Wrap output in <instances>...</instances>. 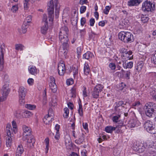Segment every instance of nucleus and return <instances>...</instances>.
Listing matches in <instances>:
<instances>
[{
    "label": "nucleus",
    "mask_w": 156,
    "mask_h": 156,
    "mask_svg": "<svg viewBox=\"0 0 156 156\" xmlns=\"http://www.w3.org/2000/svg\"><path fill=\"white\" fill-rule=\"evenodd\" d=\"M68 29L65 26L62 27L59 34V38L60 41L62 43L58 51L59 55L66 58L68 52L69 47V39L68 37Z\"/></svg>",
    "instance_id": "nucleus-1"
},
{
    "label": "nucleus",
    "mask_w": 156,
    "mask_h": 156,
    "mask_svg": "<svg viewBox=\"0 0 156 156\" xmlns=\"http://www.w3.org/2000/svg\"><path fill=\"white\" fill-rule=\"evenodd\" d=\"M9 76L7 75L4 76L3 85L1 89V92L2 95L6 100L9 94L10 90L9 87Z\"/></svg>",
    "instance_id": "nucleus-2"
},
{
    "label": "nucleus",
    "mask_w": 156,
    "mask_h": 156,
    "mask_svg": "<svg viewBox=\"0 0 156 156\" xmlns=\"http://www.w3.org/2000/svg\"><path fill=\"white\" fill-rule=\"evenodd\" d=\"M119 39L125 43H131L134 41L133 35L130 32L121 31L119 34Z\"/></svg>",
    "instance_id": "nucleus-3"
},
{
    "label": "nucleus",
    "mask_w": 156,
    "mask_h": 156,
    "mask_svg": "<svg viewBox=\"0 0 156 156\" xmlns=\"http://www.w3.org/2000/svg\"><path fill=\"white\" fill-rule=\"evenodd\" d=\"M146 115L149 117H152L156 109V106L155 103L152 102H149L145 104L144 107Z\"/></svg>",
    "instance_id": "nucleus-4"
},
{
    "label": "nucleus",
    "mask_w": 156,
    "mask_h": 156,
    "mask_svg": "<svg viewBox=\"0 0 156 156\" xmlns=\"http://www.w3.org/2000/svg\"><path fill=\"white\" fill-rule=\"evenodd\" d=\"M11 128V126L10 123H8L7 124L6 130L7 131V136L6 139V143L7 147H10L12 144V138L13 134L11 133L10 131V129Z\"/></svg>",
    "instance_id": "nucleus-5"
},
{
    "label": "nucleus",
    "mask_w": 156,
    "mask_h": 156,
    "mask_svg": "<svg viewBox=\"0 0 156 156\" xmlns=\"http://www.w3.org/2000/svg\"><path fill=\"white\" fill-rule=\"evenodd\" d=\"M144 127L148 133L152 134L156 133V126L152 122L149 120L146 121L144 124Z\"/></svg>",
    "instance_id": "nucleus-6"
},
{
    "label": "nucleus",
    "mask_w": 156,
    "mask_h": 156,
    "mask_svg": "<svg viewBox=\"0 0 156 156\" xmlns=\"http://www.w3.org/2000/svg\"><path fill=\"white\" fill-rule=\"evenodd\" d=\"M155 9V5L149 1H146L142 4V9L144 11H153Z\"/></svg>",
    "instance_id": "nucleus-7"
},
{
    "label": "nucleus",
    "mask_w": 156,
    "mask_h": 156,
    "mask_svg": "<svg viewBox=\"0 0 156 156\" xmlns=\"http://www.w3.org/2000/svg\"><path fill=\"white\" fill-rule=\"evenodd\" d=\"M104 88L103 85L101 84L97 85L94 88L91 92L92 97L94 98H98L99 96V93L101 92Z\"/></svg>",
    "instance_id": "nucleus-8"
},
{
    "label": "nucleus",
    "mask_w": 156,
    "mask_h": 156,
    "mask_svg": "<svg viewBox=\"0 0 156 156\" xmlns=\"http://www.w3.org/2000/svg\"><path fill=\"white\" fill-rule=\"evenodd\" d=\"M48 14L49 21L52 22L54 18V5L53 0H51L48 4Z\"/></svg>",
    "instance_id": "nucleus-9"
},
{
    "label": "nucleus",
    "mask_w": 156,
    "mask_h": 156,
    "mask_svg": "<svg viewBox=\"0 0 156 156\" xmlns=\"http://www.w3.org/2000/svg\"><path fill=\"white\" fill-rule=\"evenodd\" d=\"M42 22V26L41 27V32L43 34L47 33L48 29V23L47 21V16L46 15L44 14Z\"/></svg>",
    "instance_id": "nucleus-10"
},
{
    "label": "nucleus",
    "mask_w": 156,
    "mask_h": 156,
    "mask_svg": "<svg viewBox=\"0 0 156 156\" xmlns=\"http://www.w3.org/2000/svg\"><path fill=\"white\" fill-rule=\"evenodd\" d=\"M23 140H26L27 137L31 136V130L30 127L23 125Z\"/></svg>",
    "instance_id": "nucleus-11"
},
{
    "label": "nucleus",
    "mask_w": 156,
    "mask_h": 156,
    "mask_svg": "<svg viewBox=\"0 0 156 156\" xmlns=\"http://www.w3.org/2000/svg\"><path fill=\"white\" fill-rule=\"evenodd\" d=\"M5 50V44H0V70H2L3 67V53Z\"/></svg>",
    "instance_id": "nucleus-12"
},
{
    "label": "nucleus",
    "mask_w": 156,
    "mask_h": 156,
    "mask_svg": "<svg viewBox=\"0 0 156 156\" xmlns=\"http://www.w3.org/2000/svg\"><path fill=\"white\" fill-rule=\"evenodd\" d=\"M49 86L53 92L55 93L56 92L57 87L55 83V80L54 78L52 76L50 77Z\"/></svg>",
    "instance_id": "nucleus-13"
},
{
    "label": "nucleus",
    "mask_w": 156,
    "mask_h": 156,
    "mask_svg": "<svg viewBox=\"0 0 156 156\" xmlns=\"http://www.w3.org/2000/svg\"><path fill=\"white\" fill-rule=\"evenodd\" d=\"M27 145L29 148H33L35 143V140L33 136H30L27 137Z\"/></svg>",
    "instance_id": "nucleus-14"
},
{
    "label": "nucleus",
    "mask_w": 156,
    "mask_h": 156,
    "mask_svg": "<svg viewBox=\"0 0 156 156\" xmlns=\"http://www.w3.org/2000/svg\"><path fill=\"white\" fill-rule=\"evenodd\" d=\"M58 71L59 74L60 76H63L66 71L65 66L63 62H60L58 65Z\"/></svg>",
    "instance_id": "nucleus-15"
},
{
    "label": "nucleus",
    "mask_w": 156,
    "mask_h": 156,
    "mask_svg": "<svg viewBox=\"0 0 156 156\" xmlns=\"http://www.w3.org/2000/svg\"><path fill=\"white\" fill-rule=\"evenodd\" d=\"M65 144L66 148L68 149H71L73 147V144L71 138L69 137L66 138L65 140Z\"/></svg>",
    "instance_id": "nucleus-16"
},
{
    "label": "nucleus",
    "mask_w": 156,
    "mask_h": 156,
    "mask_svg": "<svg viewBox=\"0 0 156 156\" xmlns=\"http://www.w3.org/2000/svg\"><path fill=\"white\" fill-rule=\"evenodd\" d=\"M132 54V51H129L126 53H124V55L122 56L124 57L123 59L126 61H127L128 60L132 59L133 58Z\"/></svg>",
    "instance_id": "nucleus-17"
},
{
    "label": "nucleus",
    "mask_w": 156,
    "mask_h": 156,
    "mask_svg": "<svg viewBox=\"0 0 156 156\" xmlns=\"http://www.w3.org/2000/svg\"><path fill=\"white\" fill-rule=\"evenodd\" d=\"M27 92V89L24 87H20L18 90L19 96L25 97Z\"/></svg>",
    "instance_id": "nucleus-18"
},
{
    "label": "nucleus",
    "mask_w": 156,
    "mask_h": 156,
    "mask_svg": "<svg viewBox=\"0 0 156 156\" xmlns=\"http://www.w3.org/2000/svg\"><path fill=\"white\" fill-rule=\"evenodd\" d=\"M28 70L29 73L32 75H35L39 72V70L34 66L29 67Z\"/></svg>",
    "instance_id": "nucleus-19"
},
{
    "label": "nucleus",
    "mask_w": 156,
    "mask_h": 156,
    "mask_svg": "<svg viewBox=\"0 0 156 156\" xmlns=\"http://www.w3.org/2000/svg\"><path fill=\"white\" fill-rule=\"evenodd\" d=\"M23 151L24 149L23 146L21 145H19L17 148L16 154V156H21Z\"/></svg>",
    "instance_id": "nucleus-20"
},
{
    "label": "nucleus",
    "mask_w": 156,
    "mask_h": 156,
    "mask_svg": "<svg viewBox=\"0 0 156 156\" xmlns=\"http://www.w3.org/2000/svg\"><path fill=\"white\" fill-rule=\"evenodd\" d=\"M94 57V55L90 51H88L83 55V59L89 60Z\"/></svg>",
    "instance_id": "nucleus-21"
},
{
    "label": "nucleus",
    "mask_w": 156,
    "mask_h": 156,
    "mask_svg": "<svg viewBox=\"0 0 156 156\" xmlns=\"http://www.w3.org/2000/svg\"><path fill=\"white\" fill-rule=\"evenodd\" d=\"M143 66V63L142 62H139L137 63L135 66V73L136 74L137 72L140 71Z\"/></svg>",
    "instance_id": "nucleus-22"
},
{
    "label": "nucleus",
    "mask_w": 156,
    "mask_h": 156,
    "mask_svg": "<svg viewBox=\"0 0 156 156\" xmlns=\"http://www.w3.org/2000/svg\"><path fill=\"white\" fill-rule=\"evenodd\" d=\"M79 136L78 139L76 140L75 141V142L78 144H83L84 140V135L83 133L80 134Z\"/></svg>",
    "instance_id": "nucleus-23"
},
{
    "label": "nucleus",
    "mask_w": 156,
    "mask_h": 156,
    "mask_svg": "<svg viewBox=\"0 0 156 156\" xmlns=\"http://www.w3.org/2000/svg\"><path fill=\"white\" fill-rule=\"evenodd\" d=\"M147 154V156H156V148L149 149Z\"/></svg>",
    "instance_id": "nucleus-24"
},
{
    "label": "nucleus",
    "mask_w": 156,
    "mask_h": 156,
    "mask_svg": "<svg viewBox=\"0 0 156 156\" xmlns=\"http://www.w3.org/2000/svg\"><path fill=\"white\" fill-rule=\"evenodd\" d=\"M52 119H53V118L46 115L45 116L44 118L43 119V120L45 124H49L51 122Z\"/></svg>",
    "instance_id": "nucleus-25"
},
{
    "label": "nucleus",
    "mask_w": 156,
    "mask_h": 156,
    "mask_svg": "<svg viewBox=\"0 0 156 156\" xmlns=\"http://www.w3.org/2000/svg\"><path fill=\"white\" fill-rule=\"evenodd\" d=\"M83 70L84 74L86 75L87 76L89 74L90 70L89 66L87 63H85L84 64Z\"/></svg>",
    "instance_id": "nucleus-26"
},
{
    "label": "nucleus",
    "mask_w": 156,
    "mask_h": 156,
    "mask_svg": "<svg viewBox=\"0 0 156 156\" xmlns=\"http://www.w3.org/2000/svg\"><path fill=\"white\" fill-rule=\"evenodd\" d=\"M136 125V122L135 120L131 119L128 123L127 126L130 128L134 127Z\"/></svg>",
    "instance_id": "nucleus-27"
},
{
    "label": "nucleus",
    "mask_w": 156,
    "mask_h": 156,
    "mask_svg": "<svg viewBox=\"0 0 156 156\" xmlns=\"http://www.w3.org/2000/svg\"><path fill=\"white\" fill-rule=\"evenodd\" d=\"M12 128L10 129V131L11 130L12 131L15 133H16L17 132V126L16 125V123L15 121H13L12 122Z\"/></svg>",
    "instance_id": "nucleus-28"
},
{
    "label": "nucleus",
    "mask_w": 156,
    "mask_h": 156,
    "mask_svg": "<svg viewBox=\"0 0 156 156\" xmlns=\"http://www.w3.org/2000/svg\"><path fill=\"white\" fill-rule=\"evenodd\" d=\"M28 27V25L25 23H24L22 25L21 27V31H19V32L21 33H23L24 34L27 31V29Z\"/></svg>",
    "instance_id": "nucleus-29"
},
{
    "label": "nucleus",
    "mask_w": 156,
    "mask_h": 156,
    "mask_svg": "<svg viewBox=\"0 0 156 156\" xmlns=\"http://www.w3.org/2000/svg\"><path fill=\"white\" fill-rule=\"evenodd\" d=\"M116 128L111 126H107L105 128V131L108 133H112L115 129Z\"/></svg>",
    "instance_id": "nucleus-30"
},
{
    "label": "nucleus",
    "mask_w": 156,
    "mask_h": 156,
    "mask_svg": "<svg viewBox=\"0 0 156 156\" xmlns=\"http://www.w3.org/2000/svg\"><path fill=\"white\" fill-rule=\"evenodd\" d=\"M59 5L58 4H55V15L56 18L58 17L59 14Z\"/></svg>",
    "instance_id": "nucleus-31"
},
{
    "label": "nucleus",
    "mask_w": 156,
    "mask_h": 156,
    "mask_svg": "<svg viewBox=\"0 0 156 156\" xmlns=\"http://www.w3.org/2000/svg\"><path fill=\"white\" fill-rule=\"evenodd\" d=\"M133 63L132 62H129L127 63V65L125 63H123V66L124 68L131 69L133 67Z\"/></svg>",
    "instance_id": "nucleus-32"
},
{
    "label": "nucleus",
    "mask_w": 156,
    "mask_h": 156,
    "mask_svg": "<svg viewBox=\"0 0 156 156\" xmlns=\"http://www.w3.org/2000/svg\"><path fill=\"white\" fill-rule=\"evenodd\" d=\"M79 108L78 110V113L81 116H83V115L82 106L81 103H79Z\"/></svg>",
    "instance_id": "nucleus-33"
},
{
    "label": "nucleus",
    "mask_w": 156,
    "mask_h": 156,
    "mask_svg": "<svg viewBox=\"0 0 156 156\" xmlns=\"http://www.w3.org/2000/svg\"><path fill=\"white\" fill-rule=\"evenodd\" d=\"M123 123L122 122L120 123V124L117 125L115 127H114L115 128H116L115 130V131L116 133H119L120 132L121 127L123 125Z\"/></svg>",
    "instance_id": "nucleus-34"
},
{
    "label": "nucleus",
    "mask_w": 156,
    "mask_h": 156,
    "mask_svg": "<svg viewBox=\"0 0 156 156\" xmlns=\"http://www.w3.org/2000/svg\"><path fill=\"white\" fill-rule=\"evenodd\" d=\"M141 21L144 23L147 22L149 20L148 17L146 15H144L142 14L140 16Z\"/></svg>",
    "instance_id": "nucleus-35"
},
{
    "label": "nucleus",
    "mask_w": 156,
    "mask_h": 156,
    "mask_svg": "<svg viewBox=\"0 0 156 156\" xmlns=\"http://www.w3.org/2000/svg\"><path fill=\"white\" fill-rule=\"evenodd\" d=\"M64 113L63 114V116L64 118H67L68 117L69 113V109L66 107L64 108Z\"/></svg>",
    "instance_id": "nucleus-36"
},
{
    "label": "nucleus",
    "mask_w": 156,
    "mask_h": 156,
    "mask_svg": "<svg viewBox=\"0 0 156 156\" xmlns=\"http://www.w3.org/2000/svg\"><path fill=\"white\" fill-rule=\"evenodd\" d=\"M23 112L20 110L16 111L14 113L15 116L17 118H21L22 117Z\"/></svg>",
    "instance_id": "nucleus-37"
},
{
    "label": "nucleus",
    "mask_w": 156,
    "mask_h": 156,
    "mask_svg": "<svg viewBox=\"0 0 156 156\" xmlns=\"http://www.w3.org/2000/svg\"><path fill=\"white\" fill-rule=\"evenodd\" d=\"M120 118V115L118 114L114 116L112 118V120L114 122L117 123L119 122V119Z\"/></svg>",
    "instance_id": "nucleus-38"
},
{
    "label": "nucleus",
    "mask_w": 156,
    "mask_h": 156,
    "mask_svg": "<svg viewBox=\"0 0 156 156\" xmlns=\"http://www.w3.org/2000/svg\"><path fill=\"white\" fill-rule=\"evenodd\" d=\"M80 134L79 131H75V130H72V135L74 139L77 138V136H79Z\"/></svg>",
    "instance_id": "nucleus-39"
},
{
    "label": "nucleus",
    "mask_w": 156,
    "mask_h": 156,
    "mask_svg": "<svg viewBox=\"0 0 156 156\" xmlns=\"http://www.w3.org/2000/svg\"><path fill=\"white\" fill-rule=\"evenodd\" d=\"M18 10V5H13L11 9V11L13 13H16Z\"/></svg>",
    "instance_id": "nucleus-40"
},
{
    "label": "nucleus",
    "mask_w": 156,
    "mask_h": 156,
    "mask_svg": "<svg viewBox=\"0 0 156 156\" xmlns=\"http://www.w3.org/2000/svg\"><path fill=\"white\" fill-rule=\"evenodd\" d=\"M150 95L153 100L156 101V91L152 90L150 92Z\"/></svg>",
    "instance_id": "nucleus-41"
},
{
    "label": "nucleus",
    "mask_w": 156,
    "mask_h": 156,
    "mask_svg": "<svg viewBox=\"0 0 156 156\" xmlns=\"http://www.w3.org/2000/svg\"><path fill=\"white\" fill-rule=\"evenodd\" d=\"M108 67L109 68L112 70L114 71L115 69L116 66L115 64L113 62H111L109 64Z\"/></svg>",
    "instance_id": "nucleus-42"
},
{
    "label": "nucleus",
    "mask_w": 156,
    "mask_h": 156,
    "mask_svg": "<svg viewBox=\"0 0 156 156\" xmlns=\"http://www.w3.org/2000/svg\"><path fill=\"white\" fill-rule=\"evenodd\" d=\"M24 115L25 117L28 118L31 116L32 114L31 112L28 111H26L24 112Z\"/></svg>",
    "instance_id": "nucleus-43"
},
{
    "label": "nucleus",
    "mask_w": 156,
    "mask_h": 156,
    "mask_svg": "<svg viewBox=\"0 0 156 156\" xmlns=\"http://www.w3.org/2000/svg\"><path fill=\"white\" fill-rule=\"evenodd\" d=\"M25 107L29 109L33 110L35 108L36 106L34 105H32L30 104H26L25 105Z\"/></svg>",
    "instance_id": "nucleus-44"
},
{
    "label": "nucleus",
    "mask_w": 156,
    "mask_h": 156,
    "mask_svg": "<svg viewBox=\"0 0 156 156\" xmlns=\"http://www.w3.org/2000/svg\"><path fill=\"white\" fill-rule=\"evenodd\" d=\"M111 8V6H107L105 7V8L103 11V13L106 14L107 15L108 14V12L110 10Z\"/></svg>",
    "instance_id": "nucleus-45"
},
{
    "label": "nucleus",
    "mask_w": 156,
    "mask_h": 156,
    "mask_svg": "<svg viewBox=\"0 0 156 156\" xmlns=\"http://www.w3.org/2000/svg\"><path fill=\"white\" fill-rule=\"evenodd\" d=\"M23 47L24 46L20 44H16L15 45V49L17 50H22Z\"/></svg>",
    "instance_id": "nucleus-46"
},
{
    "label": "nucleus",
    "mask_w": 156,
    "mask_h": 156,
    "mask_svg": "<svg viewBox=\"0 0 156 156\" xmlns=\"http://www.w3.org/2000/svg\"><path fill=\"white\" fill-rule=\"evenodd\" d=\"M140 147V146L138 147V148H136V149H134V150L135 151H138L139 152H142L144 151L145 150V148L144 147L143 145H142L141 148Z\"/></svg>",
    "instance_id": "nucleus-47"
},
{
    "label": "nucleus",
    "mask_w": 156,
    "mask_h": 156,
    "mask_svg": "<svg viewBox=\"0 0 156 156\" xmlns=\"http://www.w3.org/2000/svg\"><path fill=\"white\" fill-rule=\"evenodd\" d=\"M151 62L156 67V53L154 54L152 58Z\"/></svg>",
    "instance_id": "nucleus-48"
},
{
    "label": "nucleus",
    "mask_w": 156,
    "mask_h": 156,
    "mask_svg": "<svg viewBox=\"0 0 156 156\" xmlns=\"http://www.w3.org/2000/svg\"><path fill=\"white\" fill-rule=\"evenodd\" d=\"M147 146L149 148V149H151L153 148H156L153 145V143L152 141L149 142L147 143Z\"/></svg>",
    "instance_id": "nucleus-49"
},
{
    "label": "nucleus",
    "mask_w": 156,
    "mask_h": 156,
    "mask_svg": "<svg viewBox=\"0 0 156 156\" xmlns=\"http://www.w3.org/2000/svg\"><path fill=\"white\" fill-rule=\"evenodd\" d=\"M19 103L20 104L23 105L25 102L24 96H19Z\"/></svg>",
    "instance_id": "nucleus-50"
},
{
    "label": "nucleus",
    "mask_w": 156,
    "mask_h": 156,
    "mask_svg": "<svg viewBox=\"0 0 156 156\" xmlns=\"http://www.w3.org/2000/svg\"><path fill=\"white\" fill-rule=\"evenodd\" d=\"M32 20V17L31 16H27L26 19V20H25L24 23H25L27 24V23H28L31 22Z\"/></svg>",
    "instance_id": "nucleus-51"
},
{
    "label": "nucleus",
    "mask_w": 156,
    "mask_h": 156,
    "mask_svg": "<svg viewBox=\"0 0 156 156\" xmlns=\"http://www.w3.org/2000/svg\"><path fill=\"white\" fill-rule=\"evenodd\" d=\"M135 3L134 0H130L128 2V5L130 6L136 5Z\"/></svg>",
    "instance_id": "nucleus-52"
},
{
    "label": "nucleus",
    "mask_w": 156,
    "mask_h": 156,
    "mask_svg": "<svg viewBox=\"0 0 156 156\" xmlns=\"http://www.w3.org/2000/svg\"><path fill=\"white\" fill-rule=\"evenodd\" d=\"M86 10V6L83 5L80 8V13H83L85 12Z\"/></svg>",
    "instance_id": "nucleus-53"
},
{
    "label": "nucleus",
    "mask_w": 156,
    "mask_h": 156,
    "mask_svg": "<svg viewBox=\"0 0 156 156\" xmlns=\"http://www.w3.org/2000/svg\"><path fill=\"white\" fill-rule=\"evenodd\" d=\"M87 91L86 88L85 87H83V94L84 97H86L87 96Z\"/></svg>",
    "instance_id": "nucleus-54"
},
{
    "label": "nucleus",
    "mask_w": 156,
    "mask_h": 156,
    "mask_svg": "<svg viewBox=\"0 0 156 156\" xmlns=\"http://www.w3.org/2000/svg\"><path fill=\"white\" fill-rule=\"evenodd\" d=\"M54 114L53 112V110L51 108H50L48 110V116L53 118Z\"/></svg>",
    "instance_id": "nucleus-55"
},
{
    "label": "nucleus",
    "mask_w": 156,
    "mask_h": 156,
    "mask_svg": "<svg viewBox=\"0 0 156 156\" xmlns=\"http://www.w3.org/2000/svg\"><path fill=\"white\" fill-rule=\"evenodd\" d=\"M73 83V80L72 79H68L66 80V83L68 85H72Z\"/></svg>",
    "instance_id": "nucleus-56"
},
{
    "label": "nucleus",
    "mask_w": 156,
    "mask_h": 156,
    "mask_svg": "<svg viewBox=\"0 0 156 156\" xmlns=\"http://www.w3.org/2000/svg\"><path fill=\"white\" fill-rule=\"evenodd\" d=\"M131 74V71L130 70L126 71L125 73V77L126 79H129V76Z\"/></svg>",
    "instance_id": "nucleus-57"
},
{
    "label": "nucleus",
    "mask_w": 156,
    "mask_h": 156,
    "mask_svg": "<svg viewBox=\"0 0 156 156\" xmlns=\"http://www.w3.org/2000/svg\"><path fill=\"white\" fill-rule=\"evenodd\" d=\"M71 93L72 94V97H75L76 95V89L75 87H73L71 89Z\"/></svg>",
    "instance_id": "nucleus-58"
},
{
    "label": "nucleus",
    "mask_w": 156,
    "mask_h": 156,
    "mask_svg": "<svg viewBox=\"0 0 156 156\" xmlns=\"http://www.w3.org/2000/svg\"><path fill=\"white\" fill-rule=\"evenodd\" d=\"M120 52L121 53H122V56H123L124 55V53H126L128 51L127 50L124 48H122L120 49Z\"/></svg>",
    "instance_id": "nucleus-59"
},
{
    "label": "nucleus",
    "mask_w": 156,
    "mask_h": 156,
    "mask_svg": "<svg viewBox=\"0 0 156 156\" xmlns=\"http://www.w3.org/2000/svg\"><path fill=\"white\" fill-rule=\"evenodd\" d=\"M27 82L28 84L31 85H33L34 83V80L32 78H29L27 80Z\"/></svg>",
    "instance_id": "nucleus-60"
},
{
    "label": "nucleus",
    "mask_w": 156,
    "mask_h": 156,
    "mask_svg": "<svg viewBox=\"0 0 156 156\" xmlns=\"http://www.w3.org/2000/svg\"><path fill=\"white\" fill-rule=\"evenodd\" d=\"M95 23V20L94 18H91L90 20V25L91 26H93Z\"/></svg>",
    "instance_id": "nucleus-61"
},
{
    "label": "nucleus",
    "mask_w": 156,
    "mask_h": 156,
    "mask_svg": "<svg viewBox=\"0 0 156 156\" xmlns=\"http://www.w3.org/2000/svg\"><path fill=\"white\" fill-rule=\"evenodd\" d=\"M81 24L82 26L84 25L86 23V19L85 18H82L80 20Z\"/></svg>",
    "instance_id": "nucleus-62"
},
{
    "label": "nucleus",
    "mask_w": 156,
    "mask_h": 156,
    "mask_svg": "<svg viewBox=\"0 0 156 156\" xmlns=\"http://www.w3.org/2000/svg\"><path fill=\"white\" fill-rule=\"evenodd\" d=\"M88 2L87 0H80L79 4L81 5H83L84 4H87Z\"/></svg>",
    "instance_id": "nucleus-63"
},
{
    "label": "nucleus",
    "mask_w": 156,
    "mask_h": 156,
    "mask_svg": "<svg viewBox=\"0 0 156 156\" xmlns=\"http://www.w3.org/2000/svg\"><path fill=\"white\" fill-rule=\"evenodd\" d=\"M105 21H101L99 23L98 25L99 26L103 27L105 26Z\"/></svg>",
    "instance_id": "nucleus-64"
}]
</instances>
